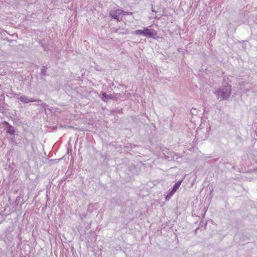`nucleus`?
Instances as JSON below:
<instances>
[{
    "mask_svg": "<svg viewBox=\"0 0 257 257\" xmlns=\"http://www.w3.org/2000/svg\"><path fill=\"white\" fill-rule=\"evenodd\" d=\"M102 99L104 101H105L106 100H107V99H110L112 98V97L110 95H107L105 93H102Z\"/></svg>",
    "mask_w": 257,
    "mask_h": 257,
    "instance_id": "nucleus-9",
    "label": "nucleus"
},
{
    "mask_svg": "<svg viewBox=\"0 0 257 257\" xmlns=\"http://www.w3.org/2000/svg\"><path fill=\"white\" fill-rule=\"evenodd\" d=\"M181 183H182L181 180H179L178 182H177L176 183H175V184L174 185L173 187V191H177V189L180 187V186L181 185Z\"/></svg>",
    "mask_w": 257,
    "mask_h": 257,
    "instance_id": "nucleus-7",
    "label": "nucleus"
},
{
    "mask_svg": "<svg viewBox=\"0 0 257 257\" xmlns=\"http://www.w3.org/2000/svg\"><path fill=\"white\" fill-rule=\"evenodd\" d=\"M49 110L51 112V113L55 115L57 113H60L61 112V109H59L58 108L53 107H50Z\"/></svg>",
    "mask_w": 257,
    "mask_h": 257,
    "instance_id": "nucleus-6",
    "label": "nucleus"
},
{
    "mask_svg": "<svg viewBox=\"0 0 257 257\" xmlns=\"http://www.w3.org/2000/svg\"><path fill=\"white\" fill-rule=\"evenodd\" d=\"M6 123L8 125V127L6 130V132L10 135H14L15 133V130L14 127L11 125L8 122H6Z\"/></svg>",
    "mask_w": 257,
    "mask_h": 257,
    "instance_id": "nucleus-5",
    "label": "nucleus"
},
{
    "mask_svg": "<svg viewBox=\"0 0 257 257\" xmlns=\"http://www.w3.org/2000/svg\"><path fill=\"white\" fill-rule=\"evenodd\" d=\"M132 13L131 12H127L123 11V13H122V15L127 16V15H131Z\"/></svg>",
    "mask_w": 257,
    "mask_h": 257,
    "instance_id": "nucleus-12",
    "label": "nucleus"
},
{
    "mask_svg": "<svg viewBox=\"0 0 257 257\" xmlns=\"http://www.w3.org/2000/svg\"><path fill=\"white\" fill-rule=\"evenodd\" d=\"M42 106H43V107L45 109H49L50 108H49V106H48L47 104H46V103H43L42 104Z\"/></svg>",
    "mask_w": 257,
    "mask_h": 257,
    "instance_id": "nucleus-13",
    "label": "nucleus"
},
{
    "mask_svg": "<svg viewBox=\"0 0 257 257\" xmlns=\"http://www.w3.org/2000/svg\"><path fill=\"white\" fill-rule=\"evenodd\" d=\"M19 99L22 102L24 103H28L29 102H36V101H40L41 100L39 99H35L33 98H29L28 96L25 95H22L20 97H19Z\"/></svg>",
    "mask_w": 257,
    "mask_h": 257,
    "instance_id": "nucleus-4",
    "label": "nucleus"
},
{
    "mask_svg": "<svg viewBox=\"0 0 257 257\" xmlns=\"http://www.w3.org/2000/svg\"><path fill=\"white\" fill-rule=\"evenodd\" d=\"M47 69V67H46V66H44L41 70V74L43 75H46Z\"/></svg>",
    "mask_w": 257,
    "mask_h": 257,
    "instance_id": "nucleus-10",
    "label": "nucleus"
},
{
    "mask_svg": "<svg viewBox=\"0 0 257 257\" xmlns=\"http://www.w3.org/2000/svg\"><path fill=\"white\" fill-rule=\"evenodd\" d=\"M122 13H123V10L117 9L110 12L109 16L112 19L116 20L118 21H120L122 19V18L120 17V16L122 15Z\"/></svg>",
    "mask_w": 257,
    "mask_h": 257,
    "instance_id": "nucleus-2",
    "label": "nucleus"
},
{
    "mask_svg": "<svg viewBox=\"0 0 257 257\" xmlns=\"http://www.w3.org/2000/svg\"><path fill=\"white\" fill-rule=\"evenodd\" d=\"M134 34L137 35H142L145 36V31L143 30H137L135 31Z\"/></svg>",
    "mask_w": 257,
    "mask_h": 257,
    "instance_id": "nucleus-8",
    "label": "nucleus"
},
{
    "mask_svg": "<svg viewBox=\"0 0 257 257\" xmlns=\"http://www.w3.org/2000/svg\"><path fill=\"white\" fill-rule=\"evenodd\" d=\"M9 141H10V143L11 144H14V145H17V143L15 140V137H12L11 138L10 140H9Z\"/></svg>",
    "mask_w": 257,
    "mask_h": 257,
    "instance_id": "nucleus-11",
    "label": "nucleus"
},
{
    "mask_svg": "<svg viewBox=\"0 0 257 257\" xmlns=\"http://www.w3.org/2000/svg\"><path fill=\"white\" fill-rule=\"evenodd\" d=\"M145 36L148 38H153L155 36L157 33L156 31L153 29H149L147 27H144Z\"/></svg>",
    "mask_w": 257,
    "mask_h": 257,
    "instance_id": "nucleus-3",
    "label": "nucleus"
},
{
    "mask_svg": "<svg viewBox=\"0 0 257 257\" xmlns=\"http://www.w3.org/2000/svg\"><path fill=\"white\" fill-rule=\"evenodd\" d=\"M231 91V86L227 83H223L221 87L215 92L217 99L220 98L221 100H227L230 96Z\"/></svg>",
    "mask_w": 257,
    "mask_h": 257,
    "instance_id": "nucleus-1",
    "label": "nucleus"
},
{
    "mask_svg": "<svg viewBox=\"0 0 257 257\" xmlns=\"http://www.w3.org/2000/svg\"><path fill=\"white\" fill-rule=\"evenodd\" d=\"M176 191H173V189H172V190L170 192L169 194L166 196V199H167L169 195H170V196L173 195L175 193Z\"/></svg>",
    "mask_w": 257,
    "mask_h": 257,
    "instance_id": "nucleus-14",
    "label": "nucleus"
}]
</instances>
